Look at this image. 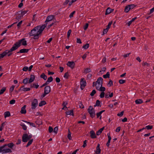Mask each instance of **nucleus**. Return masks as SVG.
<instances>
[{
  "mask_svg": "<svg viewBox=\"0 0 154 154\" xmlns=\"http://www.w3.org/2000/svg\"><path fill=\"white\" fill-rule=\"evenodd\" d=\"M47 23L42 25V26H38L34 27L29 33L30 36H32L38 34H41L42 32L46 27Z\"/></svg>",
  "mask_w": 154,
  "mask_h": 154,
  "instance_id": "1",
  "label": "nucleus"
},
{
  "mask_svg": "<svg viewBox=\"0 0 154 154\" xmlns=\"http://www.w3.org/2000/svg\"><path fill=\"white\" fill-rule=\"evenodd\" d=\"M21 40L20 41L18 42H16L14 44L13 46L9 50H7L4 51V52L6 54L9 53L10 52H12L18 49L20 46V43Z\"/></svg>",
  "mask_w": 154,
  "mask_h": 154,
  "instance_id": "2",
  "label": "nucleus"
},
{
  "mask_svg": "<svg viewBox=\"0 0 154 154\" xmlns=\"http://www.w3.org/2000/svg\"><path fill=\"white\" fill-rule=\"evenodd\" d=\"M88 111L91 117L93 118L95 117V110L92 106H90L89 107V108L88 109Z\"/></svg>",
  "mask_w": 154,
  "mask_h": 154,
  "instance_id": "3",
  "label": "nucleus"
},
{
  "mask_svg": "<svg viewBox=\"0 0 154 154\" xmlns=\"http://www.w3.org/2000/svg\"><path fill=\"white\" fill-rule=\"evenodd\" d=\"M51 91V88L49 86L47 85L45 88L44 94L41 95L42 98L44 97L46 95L48 94Z\"/></svg>",
  "mask_w": 154,
  "mask_h": 154,
  "instance_id": "4",
  "label": "nucleus"
},
{
  "mask_svg": "<svg viewBox=\"0 0 154 154\" xmlns=\"http://www.w3.org/2000/svg\"><path fill=\"white\" fill-rule=\"evenodd\" d=\"M80 88L82 90H83L86 86V82L84 78H82L80 82Z\"/></svg>",
  "mask_w": 154,
  "mask_h": 154,
  "instance_id": "5",
  "label": "nucleus"
},
{
  "mask_svg": "<svg viewBox=\"0 0 154 154\" xmlns=\"http://www.w3.org/2000/svg\"><path fill=\"white\" fill-rule=\"evenodd\" d=\"M12 152L11 150L9 148H5L0 147V152L6 153L8 152L11 153Z\"/></svg>",
  "mask_w": 154,
  "mask_h": 154,
  "instance_id": "6",
  "label": "nucleus"
},
{
  "mask_svg": "<svg viewBox=\"0 0 154 154\" xmlns=\"http://www.w3.org/2000/svg\"><path fill=\"white\" fill-rule=\"evenodd\" d=\"M38 100L37 99H34L32 103V109H35L38 105Z\"/></svg>",
  "mask_w": 154,
  "mask_h": 154,
  "instance_id": "7",
  "label": "nucleus"
},
{
  "mask_svg": "<svg viewBox=\"0 0 154 154\" xmlns=\"http://www.w3.org/2000/svg\"><path fill=\"white\" fill-rule=\"evenodd\" d=\"M22 139V141L24 142H26L28 140H29L28 137V134L26 132L23 135Z\"/></svg>",
  "mask_w": 154,
  "mask_h": 154,
  "instance_id": "8",
  "label": "nucleus"
},
{
  "mask_svg": "<svg viewBox=\"0 0 154 154\" xmlns=\"http://www.w3.org/2000/svg\"><path fill=\"white\" fill-rule=\"evenodd\" d=\"M54 18V15H51L47 17L45 23H47L48 24V23L52 20Z\"/></svg>",
  "mask_w": 154,
  "mask_h": 154,
  "instance_id": "9",
  "label": "nucleus"
},
{
  "mask_svg": "<svg viewBox=\"0 0 154 154\" xmlns=\"http://www.w3.org/2000/svg\"><path fill=\"white\" fill-rule=\"evenodd\" d=\"M67 65L71 69H73L74 68L75 64L73 61H68L67 63Z\"/></svg>",
  "mask_w": 154,
  "mask_h": 154,
  "instance_id": "10",
  "label": "nucleus"
},
{
  "mask_svg": "<svg viewBox=\"0 0 154 154\" xmlns=\"http://www.w3.org/2000/svg\"><path fill=\"white\" fill-rule=\"evenodd\" d=\"M103 81V79L101 77H99L98 78L96 82L97 84H98V85L102 86Z\"/></svg>",
  "mask_w": 154,
  "mask_h": 154,
  "instance_id": "11",
  "label": "nucleus"
},
{
  "mask_svg": "<svg viewBox=\"0 0 154 154\" xmlns=\"http://www.w3.org/2000/svg\"><path fill=\"white\" fill-rule=\"evenodd\" d=\"M90 136L91 138L92 139L95 138H96L97 137L95 134V133L94 131L92 130L90 132Z\"/></svg>",
  "mask_w": 154,
  "mask_h": 154,
  "instance_id": "12",
  "label": "nucleus"
},
{
  "mask_svg": "<svg viewBox=\"0 0 154 154\" xmlns=\"http://www.w3.org/2000/svg\"><path fill=\"white\" fill-rule=\"evenodd\" d=\"M28 12L27 11H20L18 12L19 14H20L21 15L20 16V17H18V18L19 17H23L25 14L26 13Z\"/></svg>",
  "mask_w": 154,
  "mask_h": 154,
  "instance_id": "13",
  "label": "nucleus"
},
{
  "mask_svg": "<svg viewBox=\"0 0 154 154\" xmlns=\"http://www.w3.org/2000/svg\"><path fill=\"white\" fill-rule=\"evenodd\" d=\"M113 9H111L109 7L106 10L105 12V15H107L109 14L110 13L113 11Z\"/></svg>",
  "mask_w": 154,
  "mask_h": 154,
  "instance_id": "14",
  "label": "nucleus"
},
{
  "mask_svg": "<svg viewBox=\"0 0 154 154\" xmlns=\"http://www.w3.org/2000/svg\"><path fill=\"white\" fill-rule=\"evenodd\" d=\"M35 79V76L34 75L31 74L30 76V78L29 80L28 83H31V82L34 81Z\"/></svg>",
  "mask_w": 154,
  "mask_h": 154,
  "instance_id": "15",
  "label": "nucleus"
},
{
  "mask_svg": "<svg viewBox=\"0 0 154 154\" xmlns=\"http://www.w3.org/2000/svg\"><path fill=\"white\" fill-rule=\"evenodd\" d=\"M29 49H22L20 50L19 51L17 52V53H27L29 51Z\"/></svg>",
  "mask_w": 154,
  "mask_h": 154,
  "instance_id": "16",
  "label": "nucleus"
},
{
  "mask_svg": "<svg viewBox=\"0 0 154 154\" xmlns=\"http://www.w3.org/2000/svg\"><path fill=\"white\" fill-rule=\"evenodd\" d=\"M100 144L98 143L96 147V150L95 152L97 154H99L100 153L101 149H100Z\"/></svg>",
  "mask_w": 154,
  "mask_h": 154,
  "instance_id": "17",
  "label": "nucleus"
},
{
  "mask_svg": "<svg viewBox=\"0 0 154 154\" xmlns=\"http://www.w3.org/2000/svg\"><path fill=\"white\" fill-rule=\"evenodd\" d=\"M30 90V88H24V86H23L20 87V88L19 90H22L24 91H29Z\"/></svg>",
  "mask_w": 154,
  "mask_h": 154,
  "instance_id": "18",
  "label": "nucleus"
},
{
  "mask_svg": "<svg viewBox=\"0 0 154 154\" xmlns=\"http://www.w3.org/2000/svg\"><path fill=\"white\" fill-rule=\"evenodd\" d=\"M26 105H24L22 107L20 111V113L22 114H25L26 113Z\"/></svg>",
  "mask_w": 154,
  "mask_h": 154,
  "instance_id": "19",
  "label": "nucleus"
},
{
  "mask_svg": "<svg viewBox=\"0 0 154 154\" xmlns=\"http://www.w3.org/2000/svg\"><path fill=\"white\" fill-rule=\"evenodd\" d=\"M25 38H23L20 40H19L17 42H18L20 41L21 40V42L20 43V44L22 43V45L23 46H25L27 45L26 43V40H25Z\"/></svg>",
  "mask_w": 154,
  "mask_h": 154,
  "instance_id": "20",
  "label": "nucleus"
},
{
  "mask_svg": "<svg viewBox=\"0 0 154 154\" xmlns=\"http://www.w3.org/2000/svg\"><path fill=\"white\" fill-rule=\"evenodd\" d=\"M66 115L74 116V114L73 113V110H72L66 111Z\"/></svg>",
  "mask_w": 154,
  "mask_h": 154,
  "instance_id": "21",
  "label": "nucleus"
},
{
  "mask_svg": "<svg viewBox=\"0 0 154 154\" xmlns=\"http://www.w3.org/2000/svg\"><path fill=\"white\" fill-rule=\"evenodd\" d=\"M40 77L41 78L45 80H46L47 78V76L43 73H42L40 75Z\"/></svg>",
  "mask_w": 154,
  "mask_h": 154,
  "instance_id": "22",
  "label": "nucleus"
},
{
  "mask_svg": "<svg viewBox=\"0 0 154 154\" xmlns=\"http://www.w3.org/2000/svg\"><path fill=\"white\" fill-rule=\"evenodd\" d=\"M135 103L137 104H140L143 103V100L141 99H138L136 100L135 101Z\"/></svg>",
  "mask_w": 154,
  "mask_h": 154,
  "instance_id": "23",
  "label": "nucleus"
},
{
  "mask_svg": "<svg viewBox=\"0 0 154 154\" xmlns=\"http://www.w3.org/2000/svg\"><path fill=\"white\" fill-rule=\"evenodd\" d=\"M10 116V113L9 111L6 112L4 113L5 117L6 118V117H9Z\"/></svg>",
  "mask_w": 154,
  "mask_h": 154,
  "instance_id": "24",
  "label": "nucleus"
},
{
  "mask_svg": "<svg viewBox=\"0 0 154 154\" xmlns=\"http://www.w3.org/2000/svg\"><path fill=\"white\" fill-rule=\"evenodd\" d=\"M97 90L101 91L104 92L105 91L106 88L105 87H103L102 86H101L100 87H99V89Z\"/></svg>",
  "mask_w": 154,
  "mask_h": 154,
  "instance_id": "25",
  "label": "nucleus"
},
{
  "mask_svg": "<svg viewBox=\"0 0 154 154\" xmlns=\"http://www.w3.org/2000/svg\"><path fill=\"white\" fill-rule=\"evenodd\" d=\"M109 76L110 74L109 72H107L106 74L105 75H103V76L104 78L106 79L107 78H109Z\"/></svg>",
  "mask_w": 154,
  "mask_h": 154,
  "instance_id": "26",
  "label": "nucleus"
},
{
  "mask_svg": "<svg viewBox=\"0 0 154 154\" xmlns=\"http://www.w3.org/2000/svg\"><path fill=\"white\" fill-rule=\"evenodd\" d=\"M46 103L45 101H41L39 104V106H42L43 105H45Z\"/></svg>",
  "mask_w": 154,
  "mask_h": 154,
  "instance_id": "27",
  "label": "nucleus"
},
{
  "mask_svg": "<svg viewBox=\"0 0 154 154\" xmlns=\"http://www.w3.org/2000/svg\"><path fill=\"white\" fill-rule=\"evenodd\" d=\"M96 106H101V105H100V102L99 100H97L96 104L94 105V107H95Z\"/></svg>",
  "mask_w": 154,
  "mask_h": 154,
  "instance_id": "28",
  "label": "nucleus"
},
{
  "mask_svg": "<svg viewBox=\"0 0 154 154\" xmlns=\"http://www.w3.org/2000/svg\"><path fill=\"white\" fill-rule=\"evenodd\" d=\"M97 84L96 82H94L93 83V86L94 87L95 86H96V89H99V85H97Z\"/></svg>",
  "mask_w": 154,
  "mask_h": 154,
  "instance_id": "29",
  "label": "nucleus"
},
{
  "mask_svg": "<svg viewBox=\"0 0 154 154\" xmlns=\"http://www.w3.org/2000/svg\"><path fill=\"white\" fill-rule=\"evenodd\" d=\"M130 8L129 7V6H128V5L127 6H126L125 7V11L127 13H128L130 10Z\"/></svg>",
  "mask_w": 154,
  "mask_h": 154,
  "instance_id": "30",
  "label": "nucleus"
},
{
  "mask_svg": "<svg viewBox=\"0 0 154 154\" xmlns=\"http://www.w3.org/2000/svg\"><path fill=\"white\" fill-rule=\"evenodd\" d=\"M91 72V70L90 68H87L85 69L84 72L86 74Z\"/></svg>",
  "mask_w": 154,
  "mask_h": 154,
  "instance_id": "31",
  "label": "nucleus"
},
{
  "mask_svg": "<svg viewBox=\"0 0 154 154\" xmlns=\"http://www.w3.org/2000/svg\"><path fill=\"white\" fill-rule=\"evenodd\" d=\"M33 141V139H32L30 140L28 142L26 146V147H28L29 145H30L32 143Z\"/></svg>",
  "mask_w": 154,
  "mask_h": 154,
  "instance_id": "32",
  "label": "nucleus"
},
{
  "mask_svg": "<svg viewBox=\"0 0 154 154\" xmlns=\"http://www.w3.org/2000/svg\"><path fill=\"white\" fill-rule=\"evenodd\" d=\"M20 125L21 126H22L23 129L24 130H26L27 129V127L25 124H20Z\"/></svg>",
  "mask_w": 154,
  "mask_h": 154,
  "instance_id": "33",
  "label": "nucleus"
},
{
  "mask_svg": "<svg viewBox=\"0 0 154 154\" xmlns=\"http://www.w3.org/2000/svg\"><path fill=\"white\" fill-rule=\"evenodd\" d=\"M128 6H129L130 9H132L136 6V5L134 4H131L128 5Z\"/></svg>",
  "mask_w": 154,
  "mask_h": 154,
  "instance_id": "34",
  "label": "nucleus"
},
{
  "mask_svg": "<svg viewBox=\"0 0 154 154\" xmlns=\"http://www.w3.org/2000/svg\"><path fill=\"white\" fill-rule=\"evenodd\" d=\"M53 80V78L52 76L49 77L47 79V82L48 83L49 82H51Z\"/></svg>",
  "mask_w": 154,
  "mask_h": 154,
  "instance_id": "35",
  "label": "nucleus"
},
{
  "mask_svg": "<svg viewBox=\"0 0 154 154\" xmlns=\"http://www.w3.org/2000/svg\"><path fill=\"white\" fill-rule=\"evenodd\" d=\"M6 88L5 87L3 88L0 90V95L2 94L5 91Z\"/></svg>",
  "mask_w": 154,
  "mask_h": 154,
  "instance_id": "36",
  "label": "nucleus"
},
{
  "mask_svg": "<svg viewBox=\"0 0 154 154\" xmlns=\"http://www.w3.org/2000/svg\"><path fill=\"white\" fill-rule=\"evenodd\" d=\"M89 44L87 43L86 44L83 45L82 47V48L84 49H88L89 48Z\"/></svg>",
  "mask_w": 154,
  "mask_h": 154,
  "instance_id": "37",
  "label": "nucleus"
},
{
  "mask_svg": "<svg viewBox=\"0 0 154 154\" xmlns=\"http://www.w3.org/2000/svg\"><path fill=\"white\" fill-rule=\"evenodd\" d=\"M67 137L69 140H71V139L72 138L71 137V133L70 132L69 130H68V135L67 136Z\"/></svg>",
  "mask_w": 154,
  "mask_h": 154,
  "instance_id": "38",
  "label": "nucleus"
},
{
  "mask_svg": "<svg viewBox=\"0 0 154 154\" xmlns=\"http://www.w3.org/2000/svg\"><path fill=\"white\" fill-rule=\"evenodd\" d=\"M8 146L10 148H12L14 146V144L13 143H11L7 144Z\"/></svg>",
  "mask_w": 154,
  "mask_h": 154,
  "instance_id": "39",
  "label": "nucleus"
},
{
  "mask_svg": "<svg viewBox=\"0 0 154 154\" xmlns=\"http://www.w3.org/2000/svg\"><path fill=\"white\" fill-rule=\"evenodd\" d=\"M107 85L109 87L113 85L112 81L111 79H109V82L108 83Z\"/></svg>",
  "mask_w": 154,
  "mask_h": 154,
  "instance_id": "40",
  "label": "nucleus"
},
{
  "mask_svg": "<svg viewBox=\"0 0 154 154\" xmlns=\"http://www.w3.org/2000/svg\"><path fill=\"white\" fill-rule=\"evenodd\" d=\"M39 87V85H36L35 84H33L32 85H31V88L35 87L36 88H37Z\"/></svg>",
  "mask_w": 154,
  "mask_h": 154,
  "instance_id": "41",
  "label": "nucleus"
},
{
  "mask_svg": "<svg viewBox=\"0 0 154 154\" xmlns=\"http://www.w3.org/2000/svg\"><path fill=\"white\" fill-rule=\"evenodd\" d=\"M28 82V79L27 78H26L23 80V83L24 84H26Z\"/></svg>",
  "mask_w": 154,
  "mask_h": 154,
  "instance_id": "42",
  "label": "nucleus"
},
{
  "mask_svg": "<svg viewBox=\"0 0 154 154\" xmlns=\"http://www.w3.org/2000/svg\"><path fill=\"white\" fill-rule=\"evenodd\" d=\"M145 128H146L147 130H150L152 129L153 126L149 125L146 126Z\"/></svg>",
  "mask_w": 154,
  "mask_h": 154,
  "instance_id": "43",
  "label": "nucleus"
},
{
  "mask_svg": "<svg viewBox=\"0 0 154 154\" xmlns=\"http://www.w3.org/2000/svg\"><path fill=\"white\" fill-rule=\"evenodd\" d=\"M69 76V74L68 72H67L66 73H65L64 74V77L67 79L68 78V77Z\"/></svg>",
  "mask_w": 154,
  "mask_h": 154,
  "instance_id": "44",
  "label": "nucleus"
},
{
  "mask_svg": "<svg viewBox=\"0 0 154 154\" xmlns=\"http://www.w3.org/2000/svg\"><path fill=\"white\" fill-rule=\"evenodd\" d=\"M41 34H38L37 35H33L34 36L33 38L35 39H38L39 38V36Z\"/></svg>",
  "mask_w": 154,
  "mask_h": 154,
  "instance_id": "45",
  "label": "nucleus"
},
{
  "mask_svg": "<svg viewBox=\"0 0 154 154\" xmlns=\"http://www.w3.org/2000/svg\"><path fill=\"white\" fill-rule=\"evenodd\" d=\"M105 95V93L104 92H102L100 94V97L101 98H103L104 97Z\"/></svg>",
  "mask_w": 154,
  "mask_h": 154,
  "instance_id": "46",
  "label": "nucleus"
},
{
  "mask_svg": "<svg viewBox=\"0 0 154 154\" xmlns=\"http://www.w3.org/2000/svg\"><path fill=\"white\" fill-rule=\"evenodd\" d=\"M79 107L80 108L82 109H83L84 107V106L82 104V102H80L79 103Z\"/></svg>",
  "mask_w": 154,
  "mask_h": 154,
  "instance_id": "47",
  "label": "nucleus"
},
{
  "mask_svg": "<svg viewBox=\"0 0 154 154\" xmlns=\"http://www.w3.org/2000/svg\"><path fill=\"white\" fill-rule=\"evenodd\" d=\"M96 93V91L95 90H93L91 93L90 94V95L91 96H93L94 94Z\"/></svg>",
  "mask_w": 154,
  "mask_h": 154,
  "instance_id": "48",
  "label": "nucleus"
},
{
  "mask_svg": "<svg viewBox=\"0 0 154 154\" xmlns=\"http://www.w3.org/2000/svg\"><path fill=\"white\" fill-rule=\"evenodd\" d=\"M125 82V80L123 79H120L119 81V82L120 84H123Z\"/></svg>",
  "mask_w": 154,
  "mask_h": 154,
  "instance_id": "49",
  "label": "nucleus"
},
{
  "mask_svg": "<svg viewBox=\"0 0 154 154\" xmlns=\"http://www.w3.org/2000/svg\"><path fill=\"white\" fill-rule=\"evenodd\" d=\"M112 21H111L110 22H109L108 25L107 26V28H106L108 29H109V28H110V26H111V25H112Z\"/></svg>",
  "mask_w": 154,
  "mask_h": 154,
  "instance_id": "50",
  "label": "nucleus"
},
{
  "mask_svg": "<svg viewBox=\"0 0 154 154\" xmlns=\"http://www.w3.org/2000/svg\"><path fill=\"white\" fill-rule=\"evenodd\" d=\"M71 32V29L69 30L67 32V38H69L70 36V34Z\"/></svg>",
  "mask_w": 154,
  "mask_h": 154,
  "instance_id": "51",
  "label": "nucleus"
},
{
  "mask_svg": "<svg viewBox=\"0 0 154 154\" xmlns=\"http://www.w3.org/2000/svg\"><path fill=\"white\" fill-rule=\"evenodd\" d=\"M16 101L14 99H12L10 101L9 103L11 104H13L15 103Z\"/></svg>",
  "mask_w": 154,
  "mask_h": 154,
  "instance_id": "52",
  "label": "nucleus"
},
{
  "mask_svg": "<svg viewBox=\"0 0 154 154\" xmlns=\"http://www.w3.org/2000/svg\"><path fill=\"white\" fill-rule=\"evenodd\" d=\"M123 114H124V111H122L121 112L118 113L117 114V116H119L121 117V116H122L123 115Z\"/></svg>",
  "mask_w": 154,
  "mask_h": 154,
  "instance_id": "53",
  "label": "nucleus"
},
{
  "mask_svg": "<svg viewBox=\"0 0 154 154\" xmlns=\"http://www.w3.org/2000/svg\"><path fill=\"white\" fill-rule=\"evenodd\" d=\"M58 130V128L57 127H55L54 128V132L55 133L57 134V131Z\"/></svg>",
  "mask_w": 154,
  "mask_h": 154,
  "instance_id": "54",
  "label": "nucleus"
},
{
  "mask_svg": "<svg viewBox=\"0 0 154 154\" xmlns=\"http://www.w3.org/2000/svg\"><path fill=\"white\" fill-rule=\"evenodd\" d=\"M88 23H86L85 24V26H84V29L85 30H86V29H87L88 27Z\"/></svg>",
  "mask_w": 154,
  "mask_h": 154,
  "instance_id": "55",
  "label": "nucleus"
},
{
  "mask_svg": "<svg viewBox=\"0 0 154 154\" xmlns=\"http://www.w3.org/2000/svg\"><path fill=\"white\" fill-rule=\"evenodd\" d=\"M53 128L51 126L49 127L48 128V131L49 133L52 132L53 131Z\"/></svg>",
  "mask_w": 154,
  "mask_h": 154,
  "instance_id": "56",
  "label": "nucleus"
},
{
  "mask_svg": "<svg viewBox=\"0 0 154 154\" xmlns=\"http://www.w3.org/2000/svg\"><path fill=\"white\" fill-rule=\"evenodd\" d=\"M15 86L14 85H12L10 89V91L11 92H12L14 90Z\"/></svg>",
  "mask_w": 154,
  "mask_h": 154,
  "instance_id": "57",
  "label": "nucleus"
},
{
  "mask_svg": "<svg viewBox=\"0 0 154 154\" xmlns=\"http://www.w3.org/2000/svg\"><path fill=\"white\" fill-rule=\"evenodd\" d=\"M29 68L28 67L25 66L23 68V70L24 71H26Z\"/></svg>",
  "mask_w": 154,
  "mask_h": 154,
  "instance_id": "58",
  "label": "nucleus"
},
{
  "mask_svg": "<svg viewBox=\"0 0 154 154\" xmlns=\"http://www.w3.org/2000/svg\"><path fill=\"white\" fill-rule=\"evenodd\" d=\"M75 13V11H74L72 12L70 14L69 17L70 18H71L73 16V15Z\"/></svg>",
  "mask_w": 154,
  "mask_h": 154,
  "instance_id": "59",
  "label": "nucleus"
},
{
  "mask_svg": "<svg viewBox=\"0 0 154 154\" xmlns=\"http://www.w3.org/2000/svg\"><path fill=\"white\" fill-rule=\"evenodd\" d=\"M83 145L82 146L83 147H85L86 145H87V144H86V143H87V140H85V141H84V142H83Z\"/></svg>",
  "mask_w": 154,
  "mask_h": 154,
  "instance_id": "60",
  "label": "nucleus"
},
{
  "mask_svg": "<svg viewBox=\"0 0 154 154\" xmlns=\"http://www.w3.org/2000/svg\"><path fill=\"white\" fill-rule=\"evenodd\" d=\"M49 84V83L47 82V81L46 82L44 83V84H43L42 85V86H41V88H42L43 87H44L46 85H48Z\"/></svg>",
  "mask_w": 154,
  "mask_h": 154,
  "instance_id": "61",
  "label": "nucleus"
},
{
  "mask_svg": "<svg viewBox=\"0 0 154 154\" xmlns=\"http://www.w3.org/2000/svg\"><path fill=\"white\" fill-rule=\"evenodd\" d=\"M77 43L81 44L82 43V42H81V39L79 38H77Z\"/></svg>",
  "mask_w": 154,
  "mask_h": 154,
  "instance_id": "62",
  "label": "nucleus"
},
{
  "mask_svg": "<svg viewBox=\"0 0 154 154\" xmlns=\"http://www.w3.org/2000/svg\"><path fill=\"white\" fill-rule=\"evenodd\" d=\"M120 129H121V127H118L116 128V132H119L120 131Z\"/></svg>",
  "mask_w": 154,
  "mask_h": 154,
  "instance_id": "63",
  "label": "nucleus"
},
{
  "mask_svg": "<svg viewBox=\"0 0 154 154\" xmlns=\"http://www.w3.org/2000/svg\"><path fill=\"white\" fill-rule=\"evenodd\" d=\"M55 80L56 82L57 83L59 82L60 81V79L58 77H57L56 78Z\"/></svg>",
  "mask_w": 154,
  "mask_h": 154,
  "instance_id": "64",
  "label": "nucleus"
}]
</instances>
